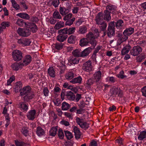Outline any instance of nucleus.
<instances>
[{"label":"nucleus","mask_w":146,"mask_h":146,"mask_svg":"<svg viewBox=\"0 0 146 146\" xmlns=\"http://www.w3.org/2000/svg\"><path fill=\"white\" fill-rule=\"evenodd\" d=\"M76 120L77 123L82 128L86 130L89 127V123L86 122L84 121L83 119H80L79 118L77 117Z\"/></svg>","instance_id":"423d86ee"},{"label":"nucleus","mask_w":146,"mask_h":146,"mask_svg":"<svg viewBox=\"0 0 146 146\" xmlns=\"http://www.w3.org/2000/svg\"><path fill=\"white\" fill-rule=\"evenodd\" d=\"M36 133L39 136L43 135L45 133L44 130L40 127H38L36 129Z\"/></svg>","instance_id":"2f4dec72"},{"label":"nucleus","mask_w":146,"mask_h":146,"mask_svg":"<svg viewBox=\"0 0 146 146\" xmlns=\"http://www.w3.org/2000/svg\"><path fill=\"white\" fill-rule=\"evenodd\" d=\"M116 25V27L118 29H121L124 25L123 21L121 19L118 20L115 22Z\"/></svg>","instance_id":"72a5a7b5"},{"label":"nucleus","mask_w":146,"mask_h":146,"mask_svg":"<svg viewBox=\"0 0 146 146\" xmlns=\"http://www.w3.org/2000/svg\"><path fill=\"white\" fill-rule=\"evenodd\" d=\"M65 77L66 79L70 80L72 79L74 77V74L72 72H68L66 74Z\"/></svg>","instance_id":"09e8293b"},{"label":"nucleus","mask_w":146,"mask_h":146,"mask_svg":"<svg viewBox=\"0 0 146 146\" xmlns=\"http://www.w3.org/2000/svg\"><path fill=\"white\" fill-rule=\"evenodd\" d=\"M43 92L44 96H48L49 91L48 88L46 87L44 88L43 89Z\"/></svg>","instance_id":"e2e57ef3"},{"label":"nucleus","mask_w":146,"mask_h":146,"mask_svg":"<svg viewBox=\"0 0 146 146\" xmlns=\"http://www.w3.org/2000/svg\"><path fill=\"white\" fill-rule=\"evenodd\" d=\"M73 130L74 133L75 138L77 139H80L81 135V133L79 129L76 126H74L73 127Z\"/></svg>","instance_id":"f3484780"},{"label":"nucleus","mask_w":146,"mask_h":146,"mask_svg":"<svg viewBox=\"0 0 146 146\" xmlns=\"http://www.w3.org/2000/svg\"><path fill=\"white\" fill-rule=\"evenodd\" d=\"M48 72L50 76L54 78L55 76V72L52 67H50L48 70Z\"/></svg>","instance_id":"58836bf2"},{"label":"nucleus","mask_w":146,"mask_h":146,"mask_svg":"<svg viewBox=\"0 0 146 146\" xmlns=\"http://www.w3.org/2000/svg\"><path fill=\"white\" fill-rule=\"evenodd\" d=\"M28 23H25L24 21L22 19H18L17 20L16 22V24L20 27H23L24 25H25L26 27Z\"/></svg>","instance_id":"e433bc0d"},{"label":"nucleus","mask_w":146,"mask_h":146,"mask_svg":"<svg viewBox=\"0 0 146 146\" xmlns=\"http://www.w3.org/2000/svg\"><path fill=\"white\" fill-rule=\"evenodd\" d=\"M89 41L86 38H83L80 41V45L82 47L87 45Z\"/></svg>","instance_id":"473e14b6"},{"label":"nucleus","mask_w":146,"mask_h":146,"mask_svg":"<svg viewBox=\"0 0 146 146\" xmlns=\"http://www.w3.org/2000/svg\"><path fill=\"white\" fill-rule=\"evenodd\" d=\"M79 58L73 56H70L68 60L69 62L71 64H77L79 62Z\"/></svg>","instance_id":"b1692460"},{"label":"nucleus","mask_w":146,"mask_h":146,"mask_svg":"<svg viewBox=\"0 0 146 146\" xmlns=\"http://www.w3.org/2000/svg\"><path fill=\"white\" fill-rule=\"evenodd\" d=\"M32 58L30 55H27L24 56L23 59L22 64L23 66H27L29 64L31 61Z\"/></svg>","instance_id":"f8f14e48"},{"label":"nucleus","mask_w":146,"mask_h":146,"mask_svg":"<svg viewBox=\"0 0 146 146\" xmlns=\"http://www.w3.org/2000/svg\"><path fill=\"white\" fill-rule=\"evenodd\" d=\"M82 78L81 76H79L75 78L70 81V82L73 84H80L82 82Z\"/></svg>","instance_id":"412c9836"},{"label":"nucleus","mask_w":146,"mask_h":146,"mask_svg":"<svg viewBox=\"0 0 146 146\" xmlns=\"http://www.w3.org/2000/svg\"><path fill=\"white\" fill-rule=\"evenodd\" d=\"M59 0H52V4L54 6L55 8L58 7L59 4Z\"/></svg>","instance_id":"052dcab7"},{"label":"nucleus","mask_w":146,"mask_h":146,"mask_svg":"<svg viewBox=\"0 0 146 146\" xmlns=\"http://www.w3.org/2000/svg\"><path fill=\"white\" fill-rule=\"evenodd\" d=\"M64 23L63 21H60L58 22L55 25L54 28L56 30H59L60 28L64 27Z\"/></svg>","instance_id":"ea45409f"},{"label":"nucleus","mask_w":146,"mask_h":146,"mask_svg":"<svg viewBox=\"0 0 146 146\" xmlns=\"http://www.w3.org/2000/svg\"><path fill=\"white\" fill-rule=\"evenodd\" d=\"M106 9H107L106 11H109L110 12V13H113L115 11V9L113 7L111 6H108Z\"/></svg>","instance_id":"69168bd1"},{"label":"nucleus","mask_w":146,"mask_h":146,"mask_svg":"<svg viewBox=\"0 0 146 146\" xmlns=\"http://www.w3.org/2000/svg\"><path fill=\"white\" fill-rule=\"evenodd\" d=\"M77 40V37L74 35H71L68 38V42L70 44H74Z\"/></svg>","instance_id":"4be33fe9"},{"label":"nucleus","mask_w":146,"mask_h":146,"mask_svg":"<svg viewBox=\"0 0 146 146\" xmlns=\"http://www.w3.org/2000/svg\"><path fill=\"white\" fill-rule=\"evenodd\" d=\"M110 92L111 94V96H116L117 95L120 97H122L123 92L120 88L117 87H113L110 90Z\"/></svg>","instance_id":"39448f33"},{"label":"nucleus","mask_w":146,"mask_h":146,"mask_svg":"<svg viewBox=\"0 0 146 146\" xmlns=\"http://www.w3.org/2000/svg\"><path fill=\"white\" fill-rule=\"evenodd\" d=\"M32 91L31 87L29 86H27L24 87L21 90L20 94L21 96H25Z\"/></svg>","instance_id":"9b49d317"},{"label":"nucleus","mask_w":146,"mask_h":146,"mask_svg":"<svg viewBox=\"0 0 146 146\" xmlns=\"http://www.w3.org/2000/svg\"><path fill=\"white\" fill-rule=\"evenodd\" d=\"M54 47L55 49L57 50L62 49L64 46V44L61 43L56 42L54 44Z\"/></svg>","instance_id":"de8ad7c7"},{"label":"nucleus","mask_w":146,"mask_h":146,"mask_svg":"<svg viewBox=\"0 0 146 146\" xmlns=\"http://www.w3.org/2000/svg\"><path fill=\"white\" fill-rule=\"evenodd\" d=\"M10 24L8 22H3L1 24V27L3 29H5L6 27H8L10 26Z\"/></svg>","instance_id":"6e6d98bb"},{"label":"nucleus","mask_w":146,"mask_h":146,"mask_svg":"<svg viewBox=\"0 0 146 146\" xmlns=\"http://www.w3.org/2000/svg\"><path fill=\"white\" fill-rule=\"evenodd\" d=\"M68 36L66 35H63L60 34L57 37V40L61 42H63L67 38Z\"/></svg>","instance_id":"c756f323"},{"label":"nucleus","mask_w":146,"mask_h":146,"mask_svg":"<svg viewBox=\"0 0 146 146\" xmlns=\"http://www.w3.org/2000/svg\"><path fill=\"white\" fill-rule=\"evenodd\" d=\"M91 50V48L88 47L84 49L82 51H81V57H85L88 55Z\"/></svg>","instance_id":"393cba45"},{"label":"nucleus","mask_w":146,"mask_h":146,"mask_svg":"<svg viewBox=\"0 0 146 146\" xmlns=\"http://www.w3.org/2000/svg\"><path fill=\"white\" fill-rule=\"evenodd\" d=\"M26 27L30 29L33 33L36 32L38 30L36 25L33 23H28Z\"/></svg>","instance_id":"ddd939ff"},{"label":"nucleus","mask_w":146,"mask_h":146,"mask_svg":"<svg viewBox=\"0 0 146 146\" xmlns=\"http://www.w3.org/2000/svg\"><path fill=\"white\" fill-rule=\"evenodd\" d=\"M87 28L85 26H83L79 28L78 32L79 34H83L87 32Z\"/></svg>","instance_id":"c9c22d12"},{"label":"nucleus","mask_w":146,"mask_h":146,"mask_svg":"<svg viewBox=\"0 0 146 146\" xmlns=\"http://www.w3.org/2000/svg\"><path fill=\"white\" fill-rule=\"evenodd\" d=\"M75 96L71 91H68L66 92V98L70 101L74 100L75 98Z\"/></svg>","instance_id":"dca6fc26"},{"label":"nucleus","mask_w":146,"mask_h":146,"mask_svg":"<svg viewBox=\"0 0 146 146\" xmlns=\"http://www.w3.org/2000/svg\"><path fill=\"white\" fill-rule=\"evenodd\" d=\"M104 19L107 21H109L111 19L110 13L109 11L105 10L104 11Z\"/></svg>","instance_id":"7c9ffc66"},{"label":"nucleus","mask_w":146,"mask_h":146,"mask_svg":"<svg viewBox=\"0 0 146 146\" xmlns=\"http://www.w3.org/2000/svg\"><path fill=\"white\" fill-rule=\"evenodd\" d=\"M134 29L133 28L131 27L127 28L123 33V35L130 36L133 34L134 32Z\"/></svg>","instance_id":"a211bd4d"},{"label":"nucleus","mask_w":146,"mask_h":146,"mask_svg":"<svg viewBox=\"0 0 146 146\" xmlns=\"http://www.w3.org/2000/svg\"><path fill=\"white\" fill-rule=\"evenodd\" d=\"M70 108V105L65 102H63L62 104V109L63 110H67Z\"/></svg>","instance_id":"c03bdc74"},{"label":"nucleus","mask_w":146,"mask_h":146,"mask_svg":"<svg viewBox=\"0 0 146 146\" xmlns=\"http://www.w3.org/2000/svg\"><path fill=\"white\" fill-rule=\"evenodd\" d=\"M35 96V93L33 91L25 95L23 98L24 101L26 102H29L30 100L34 98Z\"/></svg>","instance_id":"9d476101"},{"label":"nucleus","mask_w":146,"mask_h":146,"mask_svg":"<svg viewBox=\"0 0 146 146\" xmlns=\"http://www.w3.org/2000/svg\"><path fill=\"white\" fill-rule=\"evenodd\" d=\"M75 18L72 17V19L66 20L65 25L66 26H70L72 25L75 20Z\"/></svg>","instance_id":"603ef678"},{"label":"nucleus","mask_w":146,"mask_h":146,"mask_svg":"<svg viewBox=\"0 0 146 146\" xmlns=\"http://www.w3.org/2000/svg\"><path fill=\"white\" fill-rule=\"evenodd\" d=\"M11 2L13 7L16 10H18L20 8V7L19 5L17 4L15 0H11Z\"/></svg>","instance_id":"8fccbe9b"},{"label":"nucleus","mask_w":146,"mask_h":146,"mask_svg":"<svg viewBox=\"0 0 146 146\" xmlns=\"http://www.w3.org/2000/svg\"><path fill=\"white\" fill-rule=\"evenodd\" d=\"M96 38H97L99 36V33L98 29H95L92 32Z\"/></svg>","instance_id":"338daca9"},{"label":"nucleus","mask_w":146,"mask_h":146,"mask_svg":"<svg viewBox=\"0 0 146 146\" xmlns=\"http://www.w3.org/2000/svg\"><path fill=\"white\" fill-rule=\"evenodd\" d=\"M142 51V49L139 46H134L130 51L131 54L133 56H138Z\"/></svg>","instance_id":"1a4fd4ad"},{"label":"nucleus","mask_w":146,"mask_h":146,"mask_svg":"<svg viewBox=\"0 0 146 146\" xmlns=\"http://www.w3.org/2000/svg\"><path fill=\"white\" fill-rule=\"evenodd\" d=\"M19 107L21 109V110L24 111H27L28 109V104L23 102H21L19 103Z\"/></svg>","instance_id":"a878e982"},{"label":"nucleus","mask_w":146,"mask_h":146,"mask_svg":"<svg viewBox=\"0 0 146 146\" xmlns=\"http://www.w3.org/2000/svg\"><path fill=\"white\" fill-rule=\"evenodd\" d=\"M65 135L68 139H70L73 137L72 133L68 131H64Z\"/></svg>","instance_id":"864d4df0"},{"label":"nucleus","mask_w":146,"mask_h":146,"mask_svg":"<svg viewBox=\"0 0 146 146\" xmlns=\"http://www.w3.org/2000/svg\"><path fill=\"white\" fill-rule=\"evenodd\" d=\"M72 54L74 57H81V50L79 49L74 50Z\"/></svg>","instance_id":"f704fd0d"},{"label":"nucleus","mask_w":146,"mask_h":146,"mask_svg":"<svg viewBox=\"0 0 146 146\" xmlns=\"http://www.w3.org/2000/svg\"><path fill=\"white\" fill-rule=\"evenodd\" d=\"M23 66L22 64V63H18L17 62L15 63L11 66L13 70H18Z\"/></svg>","instance_id":"5701e85b"},{"label":"nucleus","mask_w":146,"mask_h":146,"mask_svg":"<svg viewBox=\"0 0 146 146\" xmlns=\"http://www.w3.org/2000/svg\"><path fill=\"white\" fill-rule=\"evenodd\" d=\"M138 44L140 46L142 47L146 46V42L144 40L140 41L138 42Z\"/></svg>","instance_id":"774afa93"},{"label":"nucleus","mask_w":146,"mask_h":146,"mask_svg":"<svg viewBox=\"0 0 146 146\" xmlns=\"http://www.w3.org/2000/svg\"><path fill=\"white\" fill-rule=\"evenodd\" d=\"M67 28L61 29L58 31V33L63 35L68 34Z\"/></svg>","instance_id":"13d9d810"},{"label":"nucleus","mask_w":146,"mask_h":146,"mask_svg":"<svg viewBox=\"0 0 146 146\" xmlns=\"http://www.w3.org/2000/svg\"><path fill=\"white\" fill-rule=\"evenodd\" d=\"M17 33L21 36L27 37L31 34L30 31L29 29L19 28L17 30Z\"/></svg>","instance_id":"0eeeda50"},{"label":"nucleus","mask_w":146,"mask_h":146,"mask_svg":"<svg viewBox=\"0 0 146 146\" xmlns=\"http://www.w3.org/2000/svg\"><path fill=\"white\" fill-rule=\"evenodd\" d=\"M53 17L56 19H61L62 17L60 15L59 12L57 11H55L53 14Z\"/></svg>","instance_id":"49530a36"},{"label":"nucleus","mask_w":146,"mask_h":146,"mask_svg":"<svg viewBox=\"0 0 146 146\" xmlns=\"http://www.w3.org/2000/svg\"><path fill=\"white\" fill-rule=\"evenodd\" d=\"M96 23L98 25L100 29L105 31L107 27L106 23L104 21V15L102 12L99 13L95 17Z\"/></svg>","instance_id":"f257e3e1"},{"label":"nucleus","mask_w":146,"mask_h":146,"mask_svg":"<svg viewBox=\"0 0 146 146\" xmlns=\"http://www.w3.org/2000/svg\"><path fill=\"white\" fill-rule=\"evenodd\" d=\"M63 61L60 62V65H57V66L60 70V73L62 74L64 73L66 69V67L64 64H63Z\"/></svg>","instance_id":"79ce46f5"},{"label":"nucleus","mask_w":146,"mask_h":146,"mask_svg":"<svg viewBox=\"0 0 146 146\" xmlns=\"http://www.w3.org/2000/svg\"><path fill=\"white\" fill-rule=\"evenodd\" d=\"M76 28L74 27L67 28V34L68 35H71L73 34L75 32Z\"/></svg>","instance_id":"4d7b16f0"},{"label":"nucleus","mask_w":146,"mask_h":146,"mask_svg":"<svg viewBox=\"0 0 146 146\" xmlns=\"http://www.w3.org/2000/svg\"><path fill=\"white\" fill-rule=\"evenodd\" d=\"M131 48V47L129 44L126 45L121 51V54L122 55H125L128 53L129 50Z\"/></svg>","instance_id":"6ab92c4d"},{"label":"nucleus","mask_w":146,"mask_h":146,"mask_svg":"<svg viewBox=\"0 0 146 146\" xmlns=\"http://www.w3.org/2000/svg\"><path fill=\"white\" fill-rule=\"evenodd\" d=\"M145 138H146V131H145L141 132L138 137V139L139 140H142Z\"/></svg>","instance_id":"37998d69"},{"label":"nucleus","mask_w":146,"mask_h":146,"mask_svg":"<svg viewBox=\"0 0 146 146\" xmlns=\"http://www.w3.org/2000/svg\"><path fill=\"white\" fill-rule=\"evenodd\" d=\"M128 36L127 35H122L119 37L117 40L118 44L120 45L123 42L126 41L127 39Z\"/></svg>","instance_id":"c85d7f7f"},{"label":"nucleus","mask_w":146,"mask_h":146,"mask_svg":"<svg viewBox=\"0 0 146 146\" xmlns=\"http://www.w3.org/2000/svg\"><path fill=\"white\" fill-rule=\"evenodd\" d=\"M82 69L84 70L89 72L93 70V66L91 62L88 60L83 64Z\"/></svg>","instance_id":"6e6552de"},{"label":"nucleus","mask_w":146,"mask_h":146,"mask_svg":"<svg viewBox=\"0 0 146 146\" xmlns=\"http://www.w3.org/2000/svg\"><path fill=\"white\" fill-rule=\"evenodd\" d=\"M96 82L95 80L93 78H90L87 80L86 81V84L88 86H90L92 85L94 83Z\"/></svg>","instance_id":"3c124183"},{"label":"nucleus","mask_w":146,"mask_h":146,"mask_svg":"<svg viewBox=\"0 0 146 146\" xmlns=\"http://www.w3.org/2000/svg\"><path fill=\"white\" fill-rule=\"evenodd\" d=\"M36 111L33 110L30 111L27 113V117L28 119L30 120H33L35 118V115Z\"/></svg>","instance_id":"4468645a"},{"label":"nucleus","mask_w":146,"mask_h":146,"mask_svg":"<svg viewBox=\"0 0 146 146\" xmlns=\"http://www.w3.org/2000/svg\"><path fill=\"white\" fill-rule=\"evenodd\" d=\"M22 87V84L21 82H18L16 83L15 84L14 89L16 92H17L19 91H21V90Z\"/></svg>","instance_id":"bb28decb"},{"label":"nucleus","mask_w":146,"mask_h":146,"mask_svg":"<svg viewBox=\"0 0 146 146\" xmlns=\"http://www.w3.org/2000/svg\"><path fill=\"white\" fill-rule=\"evenodd\" d=\"M64 16L63 19L64 21H66L72 18V14L70 13Z\"/></svg>","instance_id":"0e129e2a"},{"label":"nucleus","mask_w":146,"mask_h":146,"mask_svg":"<svg viewBox=\"0 0 146 146\" xmlns=\"http://www.w3.org/2000/svg\"><path fill=\"white\" fill-rule=\"evenodd\" d=\"M23 44L25 46L29 45L31 42L30 39L27 38H23Z\"/></svg>","instance_id":"5fc2aeb1"},{"label":"nucleus","mask_w":146,"mask_h":146,"mask_svg":"<svg viewBox=\"0 0 146 146\" xmlns=\"http://www.w3.org/2000/svg\"><path fill=\"white\" fill-rule=\"evenodd\" d=\"M86 37L89 41L90 43L94 47H95L97 44V42L96 40V38L94 36L92 32H90L86 35Z\"/></svg>","instance_id":"f03ea898"},{"label":"nucleus","mask_w":146,"mask_h":146,"mask_svg":"<svg viewBox=\"0 0 146 146\" xmlns=\"http://www.w3.org/2000/svg\"><path fill=\"white\" fill-rule=\"evenodd\" d=\"M102 72L100 71L96 72L93 75V78L96 82V83L98 82L101 78Z\"/></svg>","instance_id":"2eb2a0df"},{"label":"nucleus","mask_w":146,"mask_h":146,"mask_svg":"<svg viewBox=\"0 0 146 146\" xmlns=\"http://www.w3.org/2000/svg\"><path fill=\"white\" fill-rule=\"evenodd\" d=\"M124 73V72L123 70H122L119 72V74L117 75L116 76L118 78L121 79H123L124 78H126L127 76L123 75Z\"/></svg>","instance_id":"bf43d9fd"},{"label":"nucleus","mask_w":146,"mask_h":146,"mask_svg":"<svg viewBox=\"0 0 146 146\" xmlns=\"http://www.w3.org/2000/svg\"><path fill=\"white\" fill-rule=\"evenodd\" d=\"M57 130L58 129L56 127H52L49 132L50 135L54 136L56 134Z\"/></svg>","instance_id":"a19ab883"},{"label":"nucleus","mask_w":146,"mask_h":146,"mask_svg":"<svg viewBox=\"0 0 146 146\" xmlns=\"http://www.w3.org/2000/svg\"><path fill=\"white\" fill-rule=\"evenodd\" d=\"M115 22H110L108 25L107 31V34L109 37H111L115 35Z\"/></svg>","instance_id":"7ed1b4c3"},{"label":"nucleus","mask_w":146,"mask_h":146,"mask_svg":"<svg viewBox=\"0 0 146 146\" xmlns=\"http://www.w3.org/2000/svg\"><path fill=\"white\" fill-rule=\"evenodd\" d=\"M58 135L60 139H62L63 138L64 135L62 129H59Z\"/></svg>","instance_id":"680f3d73"},{"label":"nucleus","mask_w":146,"mask_h":146,"mask_svg":"<svg viewBox=\"0 0 146 146\" xmlns=\"http://www.w3.org/2000/svg\"><path fill=\"white\" fill-rule=\"evenodd\" d=\"M16 146H30L29 145L23 142H19L17 140H15Z\"/></svg>","instance_id":"a18cd8bd"},{"label":"nucleus","mask_w":146,"mask_h":146,"mask_svg":"<svg viewBox=\"0 0 146 146\" xmlns=\"http://www.w3.org/2000/svg\"><path fill=\"white\" fill-rule=\"evenodd\" d=\"M12 57L15 61H18L21 60L23 58L22 52L17 50H13L12 53Z\"/></svg>","instance_id":"20e7f679"},{"label":"nucleus","mask_w":146,"mask_h":146,"mask_svg":"<svg viewBox=\"0 0 146 146\" xmlns=\"http://www.w3.org/2000/svg\"><path fill=\"white\" fill-rule=\"evenodd\" d=\"M16 15L25 19L28 20L30 18L29 15L25 13H20L17 14Z\"/></svg>","instance_id":"cd10ccee"},{"label":"nucleus","mask_w":146,"mask_h":146,"mask_svg":"<svg viewBox=\"0 0 146 146\" xmlns=\"http://www.w3.org/2000/svg\"><path fill=\"white\" fill-rule=\"evenodd\" d=\"M69 12V10L65 7H60L59 8V12L62 16L65 15Z\"/></svg>","instance_id":"aec40b11"},{"label":"nucleus","mask_w":146,"mask_h":146,"mask_svg":"<svg viewBox=\"0 0 146 146\" xmlns=\"http://www.w3.org/2000/svg\"><path fill=\"white\" fill-rule=\"evenodd\" d=\"M29 128L23 126L22 127L21 130L22 133L25 137H27L29 135Z\"/></svg>","instance_id":"4c0bfd02"}]
</instances>
